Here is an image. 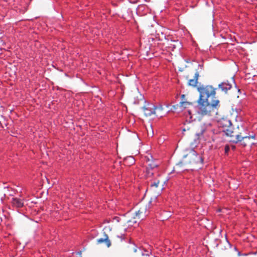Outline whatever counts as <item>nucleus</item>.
<instances>
[{
	"label": "nucleus",
	"mask_w": 257,
	"mask_h": 257,
	"mask_svg": "<svg viewBox=\"0 0 257 257\" xmlns=\"http://www.w3.org/2000/svg\"><path fill=\"white\" fill-rule=\"evenodd\" d=\"M198 113L202 116H210L217 114L219 107V100L218 99L211 100L210 101L206 100H197Z\"/></svg>",
	"instance_id": "nucleus-1"
},
{
	"label": "nucleus",
	"mask_w": 257,
	"mask_h": 257,
	"mask_svg": "<svg viewBox=\"0 0 257 257\" xmlns=\"http://www.w3.org/2000/svg\"><path fill=\"white\" fill-rule=\"evenodd\" d=\"M202 157L198 154L194 150H191L186 155H184L182 160L176 165V168L179 169L184 165L192 166L203 164Z\"/></svg>",
	"instance_id": "nucleus-2"
},
{
	"label": "nucleus",
	"mask_w": 257,
	"mask_h": 257,
	"mask_svg": "<svg viewBox=\"0 0 257 257\" xmlns=\"http://www.w3.org/2000/svg\"><path fill=\"white\" fill-rule=\"evenodd\" d=\"M219 124L224 128L223 131L225 132L227 136L231 138L239 136L240 133L238 132V130L240 127V124L238 123L233 124L230 119L227 117L221 119L219 121Z\"/></svg>",
	"instance_id": "nucleus-3"
},
{
	"label": "nucleus",
	"mask_w": 257,
	"mask_h": 257,
	"mask_svg": "<svg viewBox=\"0 0 257 257\" xmlns=\"http://www.w3.org/2000/svg\"><path fill=\"white\" fill-rule=\"evenodd\" d=\"M217 88H213L211 85L201 86L197 88V90L199 92V97L198 100H208L210 98L211 100L217 99L216 95V90Z\"/></svg>",
	"instance_id": "nucleus-4"
},
{
	"label": "nucleus",
	"mask_w": 257,
	"mask_h": 257,
	"mask_svg": "<svg viewBox=\"0 0 257 257\" xmlns=\"http://www.w3.org/2000/svg\"><path fill=\"white\" fill-rule=\"evenodd\" d=\"M244 131L245 128L240 124V127L238 130V132L240 133L239 136L238 137H232L231 141L236 143L240 142L241 145L243 146L252 144L253 143L251 142V140L255 139V135L247 136L244 134Z\"/></svg>",
	"instance_id": "nucleus-5"
},
{
	"label": "nucleus",
	"mask_w": 257,
	"mask_h": 257,
	"mask_svg": "<svg viewBox=\"0 0 257 257\" xmlns=\"http://www.w3.org/2000/svg\"><path fill=\"white\" fill-rule=\"evenodd\" d=\"M143 111L146 116H150L152 114H156L157 112L163 110L162 106L156 107L153 104H147L143 107Z\"/></svg>",
	"instance_id": "nucleus-6"
},
{
	"label": "nucleus",
	"mask_w": 257,
	"mask_h": 257,
	"mask_svg": "<svg viewBox=\"0 0 257 257\" xmlns=\"http://www.w3.org/2000/svg\"><path fill=\"white\" fill-rule=\"evenodd\" d=\"M148 214V205L141 204L139 209L136 211L134 218V219H143Z\"/></svg>",
	"instance_id": "nucleus-7"
},
{
	"label": "nucleus",
	"mask_w": 257,
	"mask_h": 257,
	"mask_svg": "<svg viewBox=\"0 0 257 257\" xmlns=\"http://www.w3.org/2000/svg\"><path fill=\"white\" fill-rule=\"evenodd\" d=\"M159 180H155L152 182L150 186V189L156 194H160L163 189V184L160 185Z\"/></svg>",
	"instance_id": "nucleus-8"
},
{
	"label": "nucleus",
	"mask_w": 257,
	"mask_h": 257,
	"mask_svg": "<svg viewBox=\"0 0 257 257\" xmlns=\"http://www.w3.org/2000/svg\"><path fill=\"white\" fill-rule=\"evenodd\" d=\"M158 166V164H156L153 160L148 163L146 172L148 177H151L153 175L154 173L152 171V170L156 168Z\"/></svg>",
	"instance_id": "nucleus-9"
},
{
	"label": "nucleus",
	"mask_w": 257,
	"mask_h": 257,
	"mask_svg": "<svg viewBox=\"0 0 257 257\" xmlns=\"http://www.w3.org/2000/svg\"><path fill=\"white\" fill-rule=\"evenodd\" d=\"M103 243H105L107 247H110L111 245V241L108 238V235L105 232L103 233V237L97 239V244H101Z\"/></svg>",
	"instance_id": "nucleus-10"
},
{
	"label": "nucleus",
	"mask_w": 257,
	"mask_h": 257,
	"mask_svg": "<svg viewBox=\"0 0 257 257\" xmlns=\"http://www.w3.org/2000/svg\"><path fill=\"white\" fill-rule=\"evenodd\" d=\"M12 204L14 207L16 208H21L24 206L23 200L18 198H13L12 200Z\"/></svg>",
	"instance_id": "nucleus-11"
},
{
	"label": "nucleus",
	"mask_w": 257,
	"mask_h": 257,
	"mask_svg": "<svg viewBox=\"0 0 257 257\" xmlns=\"http://www.w3.org/2000/svg\"><path fill=\"white\" fill-rule=\"evenodd\" d=\"M199 77V73L196 72L194 76L193 79H190L188 81V85L193 87H195L198 82Z\"/></svg>",
	"instance_id": "nucleus-12"
},
{
	"label": "nucleus",
	"mask_w": 257,
	"mask_h": 257,
	"mask_svg": "<svg viewBox=\"0 0 257 257\" xmlns=\"http://www.w3.org/2000/svg\"><path fill=\"white\" fill-rule=\"evenodd\" d=\"M231 87V84L226 82H222L218 85V87L225 93H227V91L229 90Z\"/></svg>",
	"instance_id": "nucleus-13"
},
{
	"label": "nucleus",
	"mask_w": 257,
	"mask_h": 257,
	"mask_svg": "<svg viewBox=\"0 0 257 257\" xmlns=\"http://www.w3.org/2000/svg\"><path fill=\"white\" fill-rule=\"evenodd\" d=\"M192 102L188 101H182L180 102L179 105H177V106L179 107L181 109H184L188 107L190 105H192Z\"/></svg>",
	"instance_id": "nucleus-14"
},
{
	"label": "nucleus",
	"mask_w": 257,
	"mask_h": 257,
	"mask_svg": "<svg viewBox=\"0 0 257 257\" xmlns=\"http://www.w3.org/2000/svg\"><path fill=\"white\" fill-rule=\"evenodd\" d=\"M147 133L148 136L152 137L153 136L154 133L152 127H150L149 130L147 129Z\"/></svg>",
	"instance_id": "nucleus-15"
},
{
	"label": "nucleus",
	"mask_w": 257,
	"mask_h": 257,
	"mask_svg": "<svg viewBox=\"0 0 257 257\" xmlns=\"http://www.w3.org/2000/svg\"><path fill=\"white\" fill-rule=\"evenodd\" d=\"M146 158L148 163L153 160V157L152 156H146Z\"/></svg>",
	"instance_id": "nucleus-16"
},
{
	"label": "nucleus",
	"mask_w": 257,
	"mask_h": 257,
	"mask_svg": "<svg viewBox=\"0 0 257 257\" xmlns=\"http://www.w3.org/2000/svg\"><path fill=\"white\" fill-rule=\"evenodd\" d=\"M229 150V148L228 146H225V153H227Z\"/></svg>",
	"instance_id": "nucleus-17"
},
{
	"label": "nucleus",
	"mask_w": 257,
	"mask_h": 257,
	"mask_svg": "<svg viewBox=\"0 0 257 257\" xmlns=\"http://www.w3.org/2000/svg\"><path fill=\"white\" fill-rule=\"evenodd\" d=\"M128 159L131 160V163L132 164L134 163V159L132 157H129Z\"/></svg>",
	"instance_id": "nucleus-18"
},
{
	"label": "nucleus",
	"mask_w": 257,
	"mask_h": 257,
	"mask_svg": "<svg viewBox=\"0 0 257 257\" xmlns=\"http://www.w3.org/2000/svg\"><path fill=\"white\" fill-rule=\"evenodd\" d=\"M137 248H136V247H134V251L135 252H137Z\"/></svg>",
	"instance_id": "nucleus-19"
},
{
	"label": "nucleus",
	"mask_w": 257,
	"mask_h": 257,
	"mask_svg": "<svg viewBox=\"0 0 257 257\" xmlns=\"http://www.w3.org/2000/svg\"><path fill=\"white\" fill-rule=\"evenodd\" d=\"M182 97H184L185 96V95L184 94L182 95Z\"/></svg>",
	"instance_id": "nucleus-20"
}]
</instances>
